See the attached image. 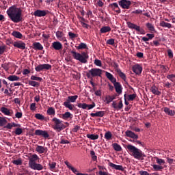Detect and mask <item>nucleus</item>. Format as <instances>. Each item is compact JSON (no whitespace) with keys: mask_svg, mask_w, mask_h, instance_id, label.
Returning <instances> with one entry per match:
<instances>
[{"mask_svg":"<svg viewBox=\"0 0 175 175\" xmlns=\"http://www.w3.org/2000/svg\"><path fill=\"white\" fill-rule=\"evenodd\" d=\"M52 47L54 50L59 51L62 49V44L59 42H54L52 44Z\"/></svg>","mask_w":175,"mask_h":175,"instance_id":"20","label":"nucleus"},{"mask_svg":"<svg viewBox=\"0 0 175 175\" xmlns=\"http://www.w3.org/2000/svg\"><path fill=\"white\" fill-rule=\"evenodd\" d=\"M62 36H64V32L59 31H57L56 32V37L57 38V39H61Z\"/></svg>","mask_w":175,"mask_h":175,"instance_id":"55","label":"nucleus"},{"mask_svg":"<svg viewBox=\"0 0 175 175\" xmlns=\"http://www.w3.org/2000/svg\"><path fill=\"white\" fill-rule=\"evenodd\" d=\"M115 90L118 94V95H121L122 94V86L121 85V83L120 82L115 81L113 83Z\"/></svg>","mask_w":175,"mask_h":175,"instance_id":"12","label":"nucleus"},{"mask_svg":"<svg viewBox=\"0 0 175 175\" xmlns=\"http://www.w3.org/2000/svg\"><path fill=\"white\" fill-rule=\"evenodd\" d=\"M118 7H119L118 3H112L109 5V8L112 9V10H113V11H115L116 9L118 8Z\"/></svg>","mask_w":175,"mask_h":175,"instance_id":"42","label":"nucleus"},{"mask_svg":"<svg viewBox=\"0 0 175 175\" xmlns=\"http://www.w3.org/2000/svg\"><path fill=\"white\" fill-rule=\"evenodd\" d=\"M150 90L151 92L154 94V95H161V92L158 90V88H157L155 85L152 86Z\"/></svg>","mask_w":175,"mask_h":175,"instance_id":"30","label":"nucleus"},{"mask_svg":"<svg viewBox=\"0 0 175 175\" xmlns=\"http://www.w3.org/2000/svg\"><path fill=\"white\" fill-rule=\"evenodd\" d=\"M96 96H102V89H99L94 92Z\"/></svg>","mask_w":175,"mask_h":175,"instance_id":"58","label":"nucleus"},{"mask_svg":"<svg viewBox=\"0 0 175 175\" xmlns=\"http://www.w3.org/2000/svg\"><path fill=\"white\" fill-rule=\"evenodd\" d=\"M79 130H80V126H75V127L72 129V132H74V133H77Z\"/></svg>","mask_w":175,"mask_h":175,"instance_id":"63","label":"nucleus"},{"mask_svg":"<svg viewBox=\"0 0 175 175\" xmlns=\"http://www.w3.org/2000/svg\"><path fill=\"white\" fill-rule=\"evenodd\" d=\"M106 77L110 80L113 83L117 81V79L114 78V76L109 72H105Z\"/></svg>","mask_w":175,"mask_h":175,"instance_id":"22","label":"nucleus"},{"mask_svg":"<svg viewBox=\"0 0 175 175\" xmlns=\"http://www.w3.org/2000/svg\"><path fill=\"white\" fill-rule=\"evenodd\" d=\"M12 163H14V165H23V161H21V159H16V160H14L12 161Z\"/></svg>","mask_w":175,"mask_h":175,"instance_id":"52","label":"nucleus"},{"mask_svg":"<svg viewBox=\"0 0 175 175\" xmlns=\"http://www.w3.org/2000/svg\"><path fill=\"white\" fill-rule=\"evenodd\" d=\"M94 64L96 66H102V61H100L98 59H96L94 60Z\"/></svg>","mask_w":175,"mask_h":175,"instance_id":"57","label":"nucleus"},{"mask_svg":"<svg viewBox=\"0 0 175 175\" xmlns=\"http://www.w3.org/2000/svg\"><path fill=\"white\" fill-rule=\"evenodd\" d=\"M105 99V100L104 102H106L107 105H109L111 103V102H113V98H111V96L110 95L106 96Z\"/></svg>","mask_w":175,"mask_h":175,"instance_id":"46","label":"nucleus"},{"mask_svg":"<svg viewBox=\"0 0 175 175\" xmlns=\"http://www.w3.org/2000/svg\"><path fill=\"white\" fill-rule=\"evenodd\" d=\"M7 14L12 21L13 23H20V21H23V10L21 8H17V6L15 5L10 7L7 10Z\"/></svg>","mask_w":175,"mask_h":175,"instance_id":"1","label":"nucleus"},{"mask_svg":"<svg viewBox=\"0 0 175 175\" xmlns=\"http://www.w3.org/2000/svg\"><path fill=\"white\" fill-rule=\"evenodd\" d=\"M110 31H111V27L109 26H104L100 29V33H106L110 32Z\"/></svg>","mask_w":175,"mask_h":175,"instance_id":"28","label":"nucleus"},{"mask_svg":"<svg viewBox=\"0 0 175 175\" xmlns=\"http://www.w3.org/2000/svg\"><path fill=\"white\" fill-rule=\"evenodd\" d=\"M1 116H2L1 113H0V126H5V125L8 124V120H6V118Z\"/></svg>","mask_w":175,"mask_h":175,"instance_id":"29","label":"nucleus"},{"mask_svg":"<svg viewBox=\"0 0 175 175\" xmlns=\"http://www.w3.org/2000/svg\"><path fill=\"white\" fill-rule=\"evenodd\" d=\"M156 162L158 165H165V160L156 157Z\"/></svg>","mask_w":175,"mask_h":175,"instance_id":"51","label":"nucleus"},{"mask_svg":"<svg viewBox=\"0 0 175 175\" xmlns=\"http://www.w3.org/2000/svg\"><path fill=\"white\" fill-rule=\"evenodd\" d=\"M30 110H31L32 111L36 110V103H31L30 105Z\"/></svg>","mask_w":175,"mask_h":175,"instance_id":"61","label":"nucleus"},{"mask_svg":"<svg viewBox=\"0 0 175 175\" xmlns=\"http://www.w3.org/2000/svg\"><path fill=\"white\" fill-rule=\"evenodd\" d=\"M23 118V112L17 111L15 113V118Z\"/></svg>","mask_w":175,"mask_h":175,"instance_id":"59","label":"nucleus"},{"mask_svg":"<svg viewBox=\"0 0 175 175\" xmlns=\"http://www.w3.org/2000/svg\"><path fill=\"white\" fill-rule=\"evenodd\" d=\"M86 76L88 79H91L92 77H100L102 76V69L100 68H92L89 70L88 72L86 73Z\"/></svg>","mask_w":175,"mask_h":175,"instance_id":"6","label":"nucleus"},{"mask_svg":"<svg viewBox=\"0 0 175 175\" xmlns=\"http://www.w3.org/2000/svg\"><path fill=\"white\" fill-rule=\"evenodd\" d=\"M64 163H65V165H66L67 167L72 172V173H74L75 174H76V173H77V172H78L77 169H76L73 166H72L70 165V163H69V161H64Z\"/></svg>","mask_w":175,"mask_h":175,"instance_id":"23","label":"nucleus"},{"mask_svg":"<svg viewBox=\"0 0 175 175\" xmlns=\"http://www.w3.org/2000/svg\"><path fill=\"white\" fill-rule=\"evenodd\" d=\"M174 78H175V74H171L167 76V79H168V80H171V81H173L172 79H174Z\"/></svg>","mask_w":175,"mask_h":175,"instance_id":"64","label":"nucleus"},{"mask_svg":"<svg viewBox=\"0 0 175 175\" xmlns=\"http://www.w3.org/2000/svg\"><path fill=\"white\" fill-rule=\"evenodd\" d=\"M126 24L127 27L130 28V29H135V31L139 32L141 35H146V31H144L142 28H140V26H137L136 24L131 22H127Z\"/></svg>","mask_w":175,"mask_h":175,"instance_id":"7","label":"nucleus"},{"mask_svg":"<svg viewBox=\"0 0 175 175\" xmlns=\"http://www.w3.org/2000/svg\"><path fill=\"white\" fill-rule=\"evenodd\" d=\"M77 50H83L87 49V44L81 42L78 46H77Z\"/></svg>","mask_w":175,"mask_h":175,"instance_id":"44","label":"nucleus"},{"mask_svg":"<svg viewBox=\"0 0 175 175\" xmlns=\"http://www.w3.org/2000/svg\"><path fill=\"white\" fill-rule=\"evenodd\" d=\"M112 107L113 109H116V110H121L122 107H124V104H122V100H120L118 103V105H117V103H116V101H113L112 103Z\"/></svg>","mask_w":175,"mask_h":175,"instance_id":"18","label":"nucleus"},{"mask_svg":"<svg viewBox=\"0 0 175 175\" xmlns=\"http://www.w3.org/2000/svg\"><path fill=\"white\" fill-rule=\"evenodd\" d=\"M6 51V45H0V54L2 55Z\"/></svg>","mask_w":175,"mask_h":175,"instance_id":"53","label":"nucleus"},{"mask_svg":"<svg viewBox=\"0 0 175 175\" xmlns=\"http://www.w3.org/2000/svg\"><path fill=\"white\" fill-rule=\"evenodd\" d=\"M106 111H99L96 113H91V117H103L105 114Z\"/></svg>","mask_w":175,"mask_h":175,"instance_id":"21","label":"nucleus"},{"mask_svg":"<svg viewBox=\"0 0 175 175\" xmlns=\"http://www.w3.org/2000/svg\"><path fill=\"white\" fill-rule=\"evenodd\" d=\"M47 14V12L44 10H37L33 12V15L36 17H44Z\"/></svg>","mask_w":175,"mask_h":175,"instance_id":"15","label":"nucleus"},{"mask_svg":"<svg viewBox=\"0 0 175 175\" xmlns=\"http://www.w3.org/2000/svg\"><path fill=\"white\" fill-rule=\"evenodd\" d=\"M35 118L37 119V120H40L41 121H43V120H44V116L40 114V113H36L35 114Z\"/></svg>","mask_w":175,"mask_h":175,"instance_id":"47","label":"nucleus"},{"mask_svg":"<svg viewBox=\"0 0 175 175\" xmlns=\"http://www.w3.org/2000/svg\"><path fill=\"white\" fill-rule=\"evenodd\" d=\"M46 114L48 116H55V109L53 107H49L46 111Z\"/></svg>","mask_w":175,"mask_h":175,"instance_id":"33","label":"nucleus"},{"mask_svg":"<svg viewBox=\"0 0 175 175\" xmlns=\"http://www.w3.org/2000/svg\"><path fill=\"white\" fill-rule=\"evenodd\" d=\"M38 159L39 156H38L36 154H34L31 155V157H29V167L33 170H43V166L42 164L36 163V161H38Z\"/></svg>","mask_w":175,"mask_h":175,"instance_id":"2","label":"nucleus"},{"mask_svg":"<svg viewBox=\"0 0 175 175\" xmlns=\"http://www.w3.org/2000/svg\"><path fill=\"white\" fill-rule=\"evenodd\" d=\"M72 116V113L70 112H66L62 115V118L63 120H68V118H70V116Z\"/></svg>","mask_w":175,"mask_h":175,"instance_id":"38","label":"nucleus"},{"mask_svg":"<svg viewBox=\"0 0 175 175\" xmlns=\"http://www.w3.org/2000/svg\"><path fill=\"white\" fill-rule=\"evenodd\" d=\"M116 72H117L118 75H119L120 78H122L124 81H126V75H125V73H124V72H122V71H121V69L117 68Z\"/></svg>","mask_w":175,"mask_h":175,"instance_id":"25","label":"nucleus"},{"mask_svg":"<svg viewBox=\"0 0 175 175\" xmlns=\"http://www.w3.org/2000/svg\"><path fill=\"white\" fill-rule=\"evenodd\" d=\"M36 136H42V137H44V139H47L50 137V135L47 132V131H43V130H36L35 133Z\"/></svg>","mask_w":175,"mask_h":175,"instance_id":"11","label":"nucleus"},{"mask_svg":"<svg viewBox=\"0 0 175 175\" xmlns=\"http://www.w3.org/2000/svg\"><path fill=\"white\" fill-rule=\"evenodd\" d=\"M50 69H51V64H39L35 68V70L36 72H42L43 70H50Z\"/></svg>","mask_w":175,"mask_h":175,"instance_id":"8","label":"nucleus"},{"mask_svg":"<svg viewBox=\"0 0 175 175\" xmlns=\"http://www.w3.org/2000/svg\"><path fill=\"white\" fill-rule=\"evenodd\" d=\"M160 26L163 27V28H169V29L172 28V24L166 23L165 21H162L160 23Z\"/></svg>","mask_w":175,"mask_h":175,"instance_id":"37","label":"nucleus"},{"mask_svg":"<svg viewBox=\"0 0 175 175\" xmlns=\"http://www.w3.org/2000/svg\"><path fill=\"white\" fill-rule=\"evenodd\" d=\"M113 137V134H111V132L107 131L105 133V138L107 140H111V137Z\"/></svg>","mask_w":175,"mask_h":175,"instance_id":"40","label":"nucleus"},{"mask_svg":"<svg viewBox=\"0 0 175 175\" xmlns=\"http://www.w3.org/2000/svg\"><path fill=\"white\" fill-rule=\"evenodd\" d=\"M125 135L127 137H131V139H139V135L135 134V133L129 130H127L125 132Z\"/></svg>","mask_w":175,"mask_h":175,"instance_id":"16","label":"nucleus"},{"mask_svg":"<svg viewBox=\"0 0 175 175\" xmlns=\"http://www.w3.org/2000/svg\"><path fill=\"white\" fill-rule=\"evenodd\" d=\"M132 69L135 75H142V72L143 71V67L139 64L133 66Z\"/></svg>","mask_w":175,"mask_h":175,"instance_id":"14","label":"nucleus"},{"mask_svg":"<svg viewBox=\"0 0 175 175\" xmlns=\"http://www.w3.org/2000/svg\"><path fill=\"white\" fill-rule=\"evenodd\" d=\"M127 150H129V151L132 153L133 157L135 159H138V161H140V159H143L142 158H145L146 157V154H144V152H143L139 148H136L133 145H128Z\"/></svg>","mask_w":175,"mask_h":175,"instance_id":"3","label":"nucleus"},{"mask_svg":"<svg viewBox=\"0 0 175 175\" xmlns=\"http://www.w3.org/2000/svg\"><path fill=\"white\" fill-rule=\"evenodd\" d=\"M52 122L54 124L53 126V129L57 133L64 131L66 128V126L63 123L64 122L56 117L52 119Z\"/></svg>","mask_w":175,"mask_h":175,"instance_id":"5","label":"nucleus"},{"mask_svg":"<svg viewBox=\"0 0 175 175\" xmlns=\"http://www.w3.org/2000/svg\"><path fill=\"white\" fill-rule=\"evenodd\" d=\"M146 27L148 28V29H149V31H151L152 32H154V31H155L154 25H152V24L150 23H146Z\"/></svg>","mask_w":175,"mask_h":175,"instance_id":"45","label":"nucleus"},{"mask_svg":"<svg viewBox=\"0 0 175 175\" xmlns=\"http://www.w3.org/2000/svg\"><path fill=\"white\" fill-rule=\"evenodd\" d=\"M9 110H10L9 109L5 107H2L0 109V111H1V113H3V114H4L5 116H9L10 114Z\"/></svg>","mask_w":175,"mask_h":175,"instance_id":"36","label":"nucleus"},{"mask_svg":"<svg viewBox=\"0 0 175 175\" xmlns=\"http://www.w3.org/2000/svg\"><path fill=\"white\" fill-rule=\"evenodd\" d=\"M152 167H153L154 170H155V172H159V171L162 170V169H163V167L162 166L157 165V164H154L152 165Z\"/></svg>","mask_w":175,"mask_h":175,"instance_id":"43","label":"nucleus"},{"mask_svg":"<svg viewBox=\"0 0 175 175\" xmlns=\"http://www.w3.org/2000/svg\"><path fill=\"white\" fill-rule=\"evenodd\" d=\"M12 44L14 47H16V49H20L21 50H25L26 44L23 41L14 42Z\"/></svg>","mask_w":175,"mask_h":175,"instance_id":"13","label":"nucleus"},{"mask_svg":"<svg viewBox=\"0 0 175 175\" xmlns=\"http://www.w3.org/2000/svg\"><path fill=\"white\" fill-rule=\"evenodd\" d=\"M29 85H31V87H39L40 83L35 81H29Z\"/></svg>","mask_w":175,"mask_h":175,"instance_id":"39","label":"nucleus"},{"mask_svg":"<svg viewBox=\"0 0 175 175\" xmlns=\"http://www.w3.org/2000/svg\"><path fill=\"white\" fill-rule=\"evenodd\" d=\"M96 105L95 103H92L91 105H88L87 103H78L77 107H79V109H83V110H91L92 109H94Z\"/></svg>","mask_w":175,"mask_h":175,"instance_id":"9","label":"nucleus"},{"mask_svg":"<svg viewBox=\"0 0 175 175\" xmlns=\"http://www.w3.org/2000/svg\"><path fill=\"white\" fill-rule=\"evenodd\" d=\"M64 106H65L66 109H69V110H73V106L68 101L64 103Z\"/></svg>","mask_w":175,"mask_h":175,"instance_id":"41","label":"nucleus"},{"mask_svg":"<svg viewBox=\"0 0 175 175\" xmlns=\"http://www.w3.org/2000/svg\"><path fill=\"white\" fill-rule=\"evenodd\" d=\"M21 133H23V129L16 128L15 130V135H20Z\"/></svg>","mask_w":175,"mask_h":175,"instance_id":"56","label":"nucleus"},{"mask_svg":"<svg viewBox=\"0 0 175 175\" xmlns=\"http://www.w3.org/2000/svg\"><path fill=\"white\" fill-rule=\"evenodd\" d=\"M107 44H110L111 46H113L114 44V39L110 38L107 41Z\"/></svg>","mask_w":175,"mask_h":175,"instance_id":"60","label":"nucleus"},{"mask_svg":"<svg viewBox=\"0 0 175 175\" xmlns=\"http://www.w3.org/2000/svg\"><path fill=\"white\" fill-rule=\"evenodd\" d=\"M8 80L10 81H18V80H20V77L17 75H10L8 77Z\"/></svg>","mask_w":175,"mask_h":175,"instance_id":"32","label":"nucleus"},{"mask_svg":"<svg viewBox=\"0 0 175 175\" xmlns=\"http://www.w3.org/2000/svg\"><path fill=\"white\" fill-rule=\"evenodd\" d=\"M90 155L92 157V159L94 161H96V159H98V157H96V155H95V152L94 150L90 151Z\"/></svg>","mask_w":175,"mask_h":175,"instance_id":"54","label":"nucleus"},{"mask_svg":"<svg viewBox=\"0 0 175 175\" xmlns=\"http://www.w3.org/2000/svg\"><path fill=\"white\" fill-rule=\"evenodd\" d=\"M108 165H109V166H110V167H112V169H115L116 170H120L121 172H124V167H122V165H116L111 162H109Z\"/></svg>","mask_w":175,"mask_h":175,"instance_id":"17","label":"nucleus"},{"mask_svg":"<svg viewBox=\"0 0 175 175\" xmlns=\"http://www.w3.org/2000/svg\"><path fill=\"white\" fill-rule=\"evenodd\" d=\"M33 47L34 50H40V51L43 50V46L42 45V44H40V42L33 43Z\"/></svg>","mask_w":175,"mask_h":175,"instance_id":"27","label":"nucleus"},{"mask_svg":"<svg viewBox=\"0 0 175 175\" xmlns=\"http://www.w3.org/2000/svg\"><path fill=\"white\" fill-rule=\"evenodd\" d=\"M36 151L38 152V154H44V152H46L47 151V148L38 145L36 148Z\"/></svg>","mask_w":175,"mask_h":175,"instance_id":"19","label":"nucleus"},{"mask_svg":"<svg viewBox=\"0 0 175 175\" xmlns=\"http://www.w3.org/2000/svg\"><path fill=\"white\" fill-rule=\"evenodd\" d=\"M70 54H72L73 58L77 61H79L81 64H87L88 62V53L85 52H82L79 53L76 51H70Z\"/></svg>","mask_w":175,"mask_h":175,"instance_id":"4","label":"nucleus"},{"mask_svg":"<svg viewBox=\"0 0 175 175\" xmlns=\"http://www.w3.org/2000/svg\"><path fill=\"white\" fill-rule=\"evenodd\" d=\"M31 80H34L36 81H42V80H43V79H42V77H36L35 75H32L31 77Z\"/></svg>","mask_w":175,"mask_h":175,"instance_id":"49","label":"nucleus"},{"mask_svg":"<svg viewBox=\"0 0 175 175\" xmlns=\"http://www.w3.org/2000/svg\"><path fill=\"white\" fill-rule=\"evenodd\" d=\"M163 111L164 113H165V114H167V116H175V111L170 109L167 107H164Z\"/></svg>","mask_w":175,"mask_h":175,"instance_id":"24","label":"nucleus"},{"mask_svg":"<svg viewBox=\"0 0 175 175\" xmlns=\"http://www.w3.org/2000/svg\"><path fill=\"white\" fill-rule=\"evenodd\" d=\"M118 3L122 9H129L132 5V1L130 0H120Z\"/></svg>","mask_w":175,"mask_h":175,"instance_id":"10","label":"nucleus"},{"mask_svg":"<svg viewBox=\"0 0 175 175\" xmlns=\"http://www.w3.org/2000/svg\"><path fill=\"white\" fill-rule=\"evenodd\" d=\"M87 137L91 140H97V139H99V135L94 134H88Z\"/></svg>","mask_w":175,"mask_h":175,"instance_id":"35","label":"nucleus"},{"mask_svg":"<svg viewBox=\"0 0 175 175\" xmlns=\"http://www.w3.org/2000/svg\"><path fill=\"white\" fill-rule=\"evenodd\" d=\"M136 94H129L128 95V98L127 100H135V99L136 98Z\"/></svg>","mask_w":175,"mask_h":175,"instance_id":"50","label":"nucleus"},{"mask_svg":"<svg viewBox=\"0 0 175 175\" xmlns=\"http://www.w3.org/2000/svg\"><path fill=\"white\" fill-rule=\"evenodd\" d=\"M12 36H14V38H16L17 39H21V38H23V34L19 31H14L12 33Z\"/></svg>","mask_w":175,"mask_h":175,"instance_id":"34","label":"nucleus"},{"mask_svg":"<svg viewBox=\"0 0 175 175\" xmlns=\"http://www.w3.org/2000/svg\"><path fill=\"white\" fill-rule=\"evenodd\" d=\"M167 55H168L169 58H173V51H172V49H168Z\"/></svg>","mask_w":175,"mask_h":175,"instance_id":"62","label":"nucleus"},{"mask_svg":"<svg viewBox=\"0 0 175 175\" xmlns=\"http://www.w3.org/2000/svg\"><path fill=\"white\" fill-rule=\"evenodd\" d=\"M112 147L115 151H118V152L122 151V148L121 147V145L117 143L112 144Z\"/></svg>","mask_w":175,"mask_h":175,"instance_id":"31","label":"nucleus"},{"mask_svg":"<svg viewBox=\"0 0 175 175\" xmlns=\"http://www.w3.org/2000/svg\"><path fill=\"white\" fill-rule=\"evenodd\" d=\"M68 36H69L70 39H72L73 40V39H76V38H77V34H76L72 31H69Z\"/></svg>","mask_w":175,"mask_h":175,"instance_id":"48","label":"nucleus"},{"mask_svg":"<svg viewBox=\"0 0 175 175\" xmlns=\"http://www.w3.org/2000/svg\"><path fill=\"white\" fill-rule=\"evenodd\" d=\"M79 98V96L75 95V96H69L68 97V99L66 100V102L71 103H75L76 102V100Z\"/></svg>","mask_w":175,"mask_h":175,"instance_id":"26","label":"nucleus"}]
</instances>
